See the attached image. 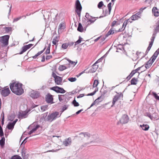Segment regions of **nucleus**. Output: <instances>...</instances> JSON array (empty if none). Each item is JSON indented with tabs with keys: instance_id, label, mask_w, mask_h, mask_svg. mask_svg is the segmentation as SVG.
<instances>
[{
	"instance_id": "3",
	"label": "nucleus",
	"mask_w": 159,
	"mask_h": 159,
	"mask_svg": "<svg viewBox=\"0 0 159 159\" xmlns=\"http://www.w3.org/2000/svg\"><path fill=\"white\" fill-rule=\"evenodd\" d=\"M75 11L79 16H80L82 7L79 0H76L75 4Z\"/></svg>"
},
{
	"instance_id": "47",
	"label": "nucleus",
	"mask_w": 159,
	"mask_h": 159,
	"mask_svg": "<svg viewBox=\"0 0 159 159\" xmlns=\"http://www.w3.org/2000/svg\"><path fill=\"white\" fill-rule=\"evenodd\" d=\"M15 116L14 115L11 114L9 117V120L11 121H12L15 118Z\"/></svg>"
},
{
	"instance_id": "12",
	"label": "nucleus",
	"mask_w": 159,
	"mask_h": 159,
	"mask_svg": "<svg viewBox=\"0 0 159 159\" xmlns=\"http://www.w3.org/2000/svg\"><path fill=\"white\" fill-rule=\"evenodd\" d=\"M28 111H24L20 112L18 116L19 119H23L27 117Z\"/></svg>"
},
{
	"instance_id": "34",
	"label": "nucleus",
	"mask_w": 159,
	"mask_h": 159,
	"mask_svg": "<svg viewBox=\"0 0 159 159\" xmlns=\"http://www.w3.org/2000/svg\"><path fill=\"white\" fill-rule=\"evenodd\" d=\"M14 126L11 123V122H9L7 124V127L9 129H12L14 128Z\"/></svg>"
},
{
	"instance_id": "24",
	"label": "nucleus",
	"mask_w": 159,
	"mask_h": 159,
	"mask_svg": "<svg viewBox=\"0 0 159 159\" xmlns=\"http://www.w3.org/2000/svg\"><path fill=\"white\" fill-rule=\"evenodd\" d=\"M46 48V47L45 46L43 50H42V51H41L39 52L35 55L32 57L34 59L36 58L39 56L41 54H42V53H43V52L45 50Z\"/></svg>"
},
{
	"instance_id": "1",
	"label": "nucleus",
	"mask_w": 159,
	"mask_h": 159,
	"mask_svg": "<svg viewBox=\"0 0 159 159\" xmlns=\"http://www.w3.org/2000/svg\"><path fill=\"white\" fill-rule=\"evenodd\" d=\"M22 84L18 82H14L10 84V87L12 92L15 94L20 95L24 93Z\"/></svg>"
},
{
	"instance_id": "49",
	"label": "nucleus",
	"mask_w": 159,
	"mask_h": 159,
	"mask_svg": "<svg viewBox=\"0 0 159 159\" xmlns=\"http://www.w3.org/2000/svg\"><path fill=\"white\" fill-rule=\"evenodd\" d=\"M152 94L156 99L159 101V96L157 95V93L153 92H152Z\"/></svg>"
},
{
	"instance_id": "42",
	"label": "nucleus",
	"mask_w": 159,
	"mask_h": 159,
	"mask_svg": "<svg viewBox=\"0 0 159 159\" xmlns=\"http://www.w3.org/2000/svg\"><path fill=\"white\" fill-rule=\"evenodd\" d=\"M82 39H83L81 37V36H79V39L75 42V46L77 44L80 43Z\"/></svg>"
},
{
	"instance_id": "63",
	"label": "nucleus",
	"mask_w": 159,
	"mask_h": 159,
	"mask_svg": "<svg viewBox=\"0 0 159 159\" xmlns=\"http://www.w3.org/2000/svg\"><path fill=\"white\" fill-rule=\"evenodd\" d=\"M136 73V71H135L134 70H133L130 74L129 75L132 77Z\"/></svg>"
},
{
	"instance_id": "51",
	"label": "nucleus",
	"mask_w": 159,
	"mask_h": 159,
	"mask_svg": "<svg viewBox=\"0 0 159 159\" xmlns=\"http://www.w3.org/2000/svg\"><path fill=\"white\" fill-rule=\"evenodd\" d=\"M68 80L70 82H74L76 80V79L75 77H71L69 78Z\"/></svg>"
},
{
	"instance_id": "41",
	"label": "nucleus",
	"mask_w": 159,
	"mask_h": 159,
	"mask_svg": "<svg viewBox=\"0 0 159 159\" xmlns=\"http://www.w3.org/2000/svg\"><path fill=\"white\" fill-rule=\"evenodd\" d=\"M100 92L102 93V95L100 96L102 97V96H104L107 93V90H105L104 89H102V88L100 90Z\"/></svg>"
},
{
	"instance_id": "28",
	"label": "nucleus",
	"mask_w": 159,
	"mask_h": 159,
	"mask_svg": "<svg viewBox=\"0 0 159 159\" xmlns=\"http://www.w3.org/2000/svg\"><path fill=\"white\" fill-rule=\"evenodd\" d=\"M113 29V28L111 27L106 34V37H108V36L111 34H113L114 33V30Z\"/></svg>"
},
{
	"instance_id": "29",
	"label": "nucleus",
	"mask_w": 159,
	"mask_h": 159,
	"mask_svg": "<svg viewBox=\"0 0 159 159\" xmlns=\"http://www.w3.org/2000/svg\"><path fill=\"white\" fill-rule=\"evenodd\" d=\"M65 27L64 26V24L63 23H61L59 26L58 29V32H61L62 30L64 29Z\"/></svg>"
},
{
	"instance_id": "9",
	"label": "nucleus",
	"mask_w": 159,
	"mask_h": 159,
	"mask_svg": "<svg viewBox=\"0 0 159 159\" xmlns=\"http://www.w3.org/2000/svg\"><path fill=\"white\" fill-rule=\"evenodd\" d=\"M129 117L127 115L124 114L122 116L120 120V123L125 124L128 122L129 120Z\"/></svg>"
},
{
	"instance_id": "6",
	"label": "nucleus",
	"mask_w": 159,
	"mask_h": 159,
	"mask_svg": "<svg viewBox=\"0 0 159 159\" xmlns=\"http://www.w3.org/2000/svg\"><path fill=\"white\" fill-rule=\"evenodd\" d=\"M40 92L39 91L33 90L30 92V96L33 99L38 98L40 97Z\"/></svg>"
},
{
	"instance_id": "61",
	"label": "nucleus",
	"mask_w": 159,
	"mask_h": 159,
	"mask_svg": "<svg viewBox=\"0 0 159 159\" xmlns=\"http://www.w3.org/2000/svg\"><path fill=\"white\" fill-rule=\"evenodd\" d=\"M40 127V126L39 125H36L35 127L33 128V129L34 131H35L37 129H38Z\"/></svg>"
},
{
	"instance_id": "46",
	"label": "nucleus",
	"mask_w": 159,
	"mask_h": 159,
	"mask_svg": "<svg viewBox=\"0 0 159 159\" xmlns=\"http://www.w3.org/2000/svg\"><path fill=\"white\" fill-rule=\"evenodd\" d=\"M101 98V96H100V97H98V98L96 99L91 104L90 106V107L89 108H88V109L90 108V107H91L93 106V105H95L96 103H97V101L98 100V99H100V98Z\"/></svg>"
},
{
	"instance_id": "54",
	"label": "nucleus",
	"mask_w": 159,
	"mask_h": 159,
	"mask_svg": "<svg viewBox=\"0 0 159 159\" xmlns=\"http://www.w3.org/2000/svg\"><path fill=\"white\" fill-rule=\"evenodd\" d=\"M111 2H110L107 5V7H108V10H109V14H110V13L111 12Z\"/></svg>"
},
{
	"instance_id": "15",
	"label": "nucleus",
	"mask_w": 159,
	"mask_h": 159,
	"mask_svg": "<svg viewBox=\"0 0 159 159\" xmlns=\"http://www.w3.org/2000/svg\"><path fill=\"white\" fill-rule=\"evenodd\" d=\"M71 139L70 137L66 139L63 142V144L66 146L71 145Z\"/></svg>"
},
{
	"instance_id": "14",
	"label": "nucleus",
	"mask_w": 159,
	"mask_h": 159,
	"mask_svg": "<svg viewBox=\"0 0 159 159\" xmlns=\"http://www.w3.org/2000/svg\"><path fill=\"white\" fill-rule=\"evenodd\" d=\"M152 12L154 15L156 17L159 16V10L156 7H154L152 9Z\"/></svg>"
},
{
	"instance_id": "26",
	"label": "nucleus",
	"mask_w": 159,
	"mask_h": 159,
	"mask_svg": "<svg viewBox=\"0 0 159 159\" xmlns=\"http://www.w3.org/2000/svg\"><path fill=\"white\" fill-rule=\"evenodd\" d=\"M140 126L142 128V129L145 131L148 130L149 127L148 125L143 124V125H140Z\"/></svg>"
},
{
	"instance_id": "43",
	"label": "nucleus",
	"mask_w": 159,
	"mask_h": 159,
	"mask_svg": "<svg viewBox=\"0 0 159 159\" xmlns=\"http://www.w3.org/2000/svg\"><path fill=\"white\" fill-rule=\"evenodd\" d=\"M59 39H58V37L57 36L55 37L53 39L52 42V43L54 45H56L57 42H58Z\"/></svg>"
},
{
	"instance_id": "23",
	"label": "nucleus",
	"mask_w": 159,
	"mask_h": 159,
	"mask_svg": "<svg viewBox=\"0 0 159 159\" xmlns=\"http://www.w3.org/2000/svg\"><path fill=\"white\" fill-rule=\"evenodd\" d=\"M66 95H59L58 99L60 102H61L64 100H66Z\"/></svg>"
},
{
	"instance_id": "44",
	"label": "nucleus",
	"mask_w": 159,
	"mask_h": 159,
	"mask_svg": "<svg viewBox=\"0 0 159 159\" xmlns=\"http://www.w3.org/2000/svg\"><path fill=\"white\" fill-rule=\"evenodd\" d=\"M72 103L75 107H78L79 106V103L76 102L75 98L72 101Z\"/></svg>"
},
{
	"instance_id": "4",
	"label": "nucleus",
	"mask_w": 159,
	"mask_h": 159,
	"mask_svg": "<svg viewBox=\"0 0 159 159\" xmlns=\"http://www.w3.org/2000/svg\"><path fill=\"white\" fill-rule=\"evenodd\" d=\"M9 37V35H5L0 37V42L2 44L3 46H6L8 45Z\"/></svg>"
},
{
	"instance_id": "10",
	"label": "nucleus",
	"mask_w": 159,
	"mask_h": 159,
	"mask_svg": "<svg viewBox=\"0 0 159 159\" xmlns=\"http://www.w3.org/2000/svg\"><path fill=\"white\" fill-rule=\"evenodd\" d=\"M53 98L52 95L49 93H48L46 95L45 97V100L46 102L52 104L53 102Z\"/></svg>"
},
{
	"instance_id": "59",
	"label": "nucleus",
	"mask_w": 159,
	"mask_h": 159,
	"mask_svg": "<svg viewBox=\"0 0 159 159\" xmlns=\"http://www.w3.org/2000/svg\"><path fill=\"white\" fill-rule=\"evenodd\" d=\"M23 16H20L18 17H17L15 18H14L13 20V22H16L19 20H20V19H21Z\"/></svg>"
},
{
	"instance_id": "55",
	"label": "nucleus",
	"mask_w": 159,
	"mask_h": 159,
	"mask_svg": "<svg viewBox=\"0 0 159 159\" xmlns=\"http://www.w3.org/2000/svg\"><path fill=\"white\" fill-rule=\"evenodd\" d=\"M68 106V105H64L62 108L61 110V112H63L64 111L67 109Z\"/></svg>"
},
{
	"instance_id": "57",
	"label": "nucleus",
	"mask_w": 159,
	"mask_h": 159,
	"mask_svg": "<svg viewBox=\"0 0 159 159\" xmlns=\"http://www.w3.org/2000/svg\"><path fill=\"white\" fill-rule=\"evenodd\" d=\"M101 36V38H100V41H101V42H103V41H104L106 39V38L107 37H106V35L105 36Z\"/></svg>"
},
{
	"instance_id": "38",
	"label": "nucleus",
	"mask_w": 159,
	"mask_h": 159,
	"mask_svg": "<svg viewBox=\"0 0 159 159\" xmlns=\"http://www.w3.org/2000/svg\"><path fill=\"white\" fill-rule=\"evenodd\" d=\"M22 156L24 159H26V157L25 156V150L24 149H23L21 152Z\"/></svg>"
},
{
	"instance_id": "18",
	"label": "nucleus",
	"mask_w": 159,
	"mask_h": 159,
	"mask_svg": "<svg viewBox=\"0 0 159 159\" xmlns=\"http://www.w3.org/2000/svg\"><path fill=\"white\" fill-rule=\"evenodd\" d=\"M159 54V48L156 51L154 54L151 57L152 58V61H155L157 56Z\"/></svg>"
},
{
	"instance_id": "22",
	"label": "nucleus",
	"mask_w": 159,
	"mask_h": 159,
	"mask_svg": "<svg viewBox=\"0 0 159 159\" xmlns=\"http://www.w3.org/2000/svg\"><path fill=\"white\" fill-rule=\"evenodd\" d=\"M2 29H3V31H5V33H8L10 32H11L12 30V28L11 27H5L4 28H1Z\"/></svg>"
},
{
	"instance_id": "35",
	"label": "nucleus",
	"mask_w": 159,
	"mask_h": 159,
	"mask_svg": "<svg viewBox=\"0 0 159 159\" xmlns=\"http://www.w3.org/2000/svg\"><path fill=\"white\" fill-rule=\"evenodd\" d=\"M67 68L65 66L63 65H60L58 68V70L61 71H63Z\"/></svg>"
},
{
	"instance_id": "36",
	"label": "nucleus",
	"mask_w": 159,
	"mask_h": 159,
	"mask_svg": "<svg viewBox=\"0 0 159 159\" xmlns=\"http://www.w3.org/2000/svg\"><path fill=\"white\" fill-rule=\"evenodd\" d=\"M151 66V65H150V64H148V63H147V62L145 64V68L143 70L141 71V72H143L145 71L146 70V69L149 68Z\"/></svg>"
},
{
	"instance_id": "33",
	"label": "nucleus",
	"mask_w": 159,
	"mask_h": 159,
	"mask_svg": "<svg viewBox=\"0 0 159 159\" xmlns=\"http://www.w3.org/2000/svg\"><path fill=\"white\" fill-rule=\"evenodd\" d=\"M95 17H93L92 16H90V18H89L88 21H89V23L88 24V25H90L91 23H93L95 20H95H93V19H94L95 18Z\"/></svg>"
},
{
	"instance_id": "31",
	"label": "nucleus",
	"mask_w": 159,
	"mask_h": 159,
	"mask_svg": "<svg viewBox=\"0 0 159 159\" xmlns=\"http://www.w3.org/2000/svg\"><path fill=\"white\" fill-rule=\"evenodd\" d=\"M77 30L78 31L81 32H82L83 31L84 28L81 23H79L78 26L77 28Z\"/></svg>"
},
{
	"instance_id": "39",
	"label": "nucleus",
	"mask_w": 159,
	"mask_h": 159,
	"mask_svg": "<svg viewBox=\"0 0 159 159\" xmlns=\"http://www.w3.org/2000/svg\"><path fill=\"white\" fill-rule=\"evenodd\" d=\"M51 45L50 44H48V46L47 49L46 51L45 52V53L46 54H48L50 53V48Z\"/></svg>"
},
{
	"instance_id": "27",
	"label": "nucleus",
	"mask_w": 159,
	"mask_h": 159,
	"mask_svg": "<svg viewBox=\"0 0 159 159\" xmlns=\"http://www.w3.org/2000/svg\"><path fill=\"white\" fill-rule=\"evenodd\" d=\"M127 21L125 20L124 22L122 25V28L121 29H119L118 30V32H121L124 30L126 25H127Z\"/></svg>"
},
{
	"instance_id": "25",
	"label": "nucleus",
	"mask_w": 159,
	"mask_h": 159,
	"mask_svg": "<svg viewBox=\"0 0 159 159\" xmlns=\"http://www.w3.org/2000/svg\"><path fill=\"white\" fill-rule=\"evenodd\" d=\"M156 113H154L152 115H151V114L149 113H148V112H146L145 113V116H148V117L149 118H150L151 120H152L153 118H156V117H154L153 116H155V115H156Z\"/></svg>"
},
{
	"instance_id": "7",
	"label": "nucleus",
	"mask_w": 159,
	"mask_h": 159,
	"mask_svg": "<svg viewBox=\"0 0 159 159\" xmlns=\"http://www.w3.org/2000/svg\"><path fill=\"white\" fill-rule=\"evenodd\" d=\"M11 91L8 86H6L2 90L1 94L4 97H6L10 94Z\"/></svg>"
},
{
	"instance_id": "21",
	"label": "nucleus",
	"mask_w": 159,
	"mask_h": 159,
	"mask_svg": "<svg viewBox=\"0 0 159 159\" xmlns=\"http://www.w3.org/2000/svg\"><path fill=\"white\" fill-rule=\"evenodd\" d=\"M80 135H82L84 137L89 138L91 136L90 134L88 132H81L79 134Z\"/></svg>"
},
{
	"instance_id": "11",
	"label": "nucleus",
	"mask_w": 159,
	"mask_h": 159,
	"mask_svg": "<svg viewBox=\"0 0 159 159\" xmlns=\"http://www.w3.org/2000/svg\"><path fill=\"white\" fill-rule=\"evenodd\" d=\"M33 45V44H30L28 45H26L23 46L22 48V50L19 53V54H21L25 52L28 49L30 48Z\"/></svg>"
},
{
	"instance_id": "52",
	"label": "nucleus",
	"mask_w": 159,
	"mask_h": 159,
	"mask_svg": "<svg viewBox=\"0 0 159 159\" xmlns=\"http://www.w3.org/2000/svg\"><path fill=\"white\" fill-rule=\"evenodd\" d=\"M4 136V133L0 125V136L2 137Z\"/></svg>"
},
{
	"instance_id": "2",
	"label": "nucleus",
	"mask_w": 159,
	"mask_h": 159,
	"mask_svg": "<svg viewBox=\"0 0 159 159\" xmlns=\"http://www.w3.org/2000/svg\"><path fill=\"white\" fill-rule=\"evenodd\" d=\"M61 114L59 115V113L57 111L53 112L51 114H49L47 116V119L48 121H52L56 120L57 118L59 117Z\"/></svg>"
},
{
	"instance_id": "45",
	"label": "nucleus",
	"mask_w": 159,
	"mask_h": 159,
	"mask_svg": "<svg viewBox=\"0 0 159 159\" xmlns=\"http://www.w3.org/2000/svg\"><path fill=\"white\" fill-rule=\"evenodd\" d=\"M99 84L98 81V80H95L93 82V88L96 87Z\"/></svg>"
},
{
	"instance_id": "8",
	"label": "nucleus",
	"mask_w": 159,
	"mask_h": 159,
	"mask_svg": "<svg viewBox=\"0 0 159 159\" xmlns=\"http://www.w3.org/2000/svg\"><path fill=\"white\" fill-rule=\"evenodd\" d=\"M153 31V33L152 34V38L155 39L156 36V34L159 32V20L156 23V25L155 26Z\"/></svg>"
},
{
	"instance_id": "30",
	"label": "nucleus",
	"mask_w": 159,
	"mask_h": 159,
	"mask_svg": "<svg viewBox=\"0 0 159 159\" xmlns=\"http://www.w3.org/2000/svg\"><path fill=\"white\" fill-rule=\"evenodd\" d=\"M138 79L134 77L132 78L130 81L131 84V85H136L137 82L138 81Z\"/></svg>"
},
{
	"instance_id": "53",
	"label": "nucleus",
	"mask_w": 159,
	"mask_h": 159,
	"mask_svg": "<svg viewBox=\"0 0 159 159\" xmlns=\"http://www.w3.org/2000/svg\"><path fill=\"white\" fill-rule=\"evenodd\" d=\"M103 5V2L101 1L99 2L98 5V7L99 8H101L102 7Z\"/></svg>"
},
{
	"instance_id": "64",
	"label": "nucleus",
	"mask_w": 159,
	"mask_h": 159,
	"mask_svg": "<svg viewBox=\"0 0 159 159\" xmlns=\"http://www.w3.org/2000/svg\"><path fill=\"white\" fill-rule=\"evenodd\" d=\"M67 43V44L68 46H69L70 47L73 45L74 44V43L73 42H69Z\"/></svg>"
},
{
	"instance_id": "40",
	"label": "nucleus",
	"mask_w": 159,
	"mask_h": 159,
	"mask_svg": "<svg viewBox=\"0 0 159 159\" xmlns=\"http://www.w3.org/2000/svg\"><path fill=\"white\" fill-rule=\"evenodd\" d=\"M48 108V105H44L41 107V110L43 111H45L46 110H47Z\"/></svg>"
},
{
	"instance_id": "16",
	"label": "nucleus",
	"mask_w": 159,
	"mask_h": 159,
	"mask_svg": "<svg viewBox=\"0 0 159 159\" xmlns=\"http://www.w3.org/2000/svg\"><path fill=\"white\" fill-rule=\"evenodd\" d=\"M140 13L138 12L135 15L132 16L131 17V19L133 20H138L139 18H140Z\"/></svg>"
},
{
	"instance_id": "50",
	"label": "nucleus",
	"mask_w": 159,
	"mask_h": 159,
	"mask_svg": "<svg viewBox=\"0 0 159 159\" xmlns=\"http://www.w3.org/2000/svg\"><path fill=\"white\" fill-rule=\"evenodd\" d=\"M68 47V46L67 43H64L62 44L61 48H62L65 49L67 48Z\"/></svg>"
},
{
	"instance_id": "58",
	"label": "nucleus",
	"mask_w": 159,
	"mask_h": 159,
	"mask_svg": "<svg viewBox=\"0 0 159 159\" xmlns=\"http://www.w3.org/2000/svg\"><path fill=\"white\" fill-rule=\"evenodd\" d=\"M154 61H152V58H151V57L150 59L148 62H147V63L148 64H150V65L151 66Z\"/></svg>"
},
{
	"instance_id": "48",
	"label": "nucleus",
	"mask_w": 159,
	"mask_h": 159,
	"mask_svg": "<svg viewBox=\"0 0 159 159\" xmlns=\"http://www.w3.org/2000/svg\"><path fill=\"white\" fill-rule=\"evenodd\" d=\"M68 61L71 65H73L74 66H75L77 62V61H71V60H69V59L68 60Z\"/></svg>"
},
{
	"instance_id": "37",
	"label": "nucleus",
	"mask_w": 159,
	"mask_h": 159,
	"mask_svg": "<svg viewBox=\"0 0 159 159\" xmlns=\"http://www.w3.org/2000/svg\"><path fill=\"white\" fill-rule=\"evenodd\" d=\"M5 139L4 137H2L0 140V145L1 147H3L5 144Z\"/></svg>"
},
{
	"instance_id": "13",
	"label": "nucleus",
	"mask_w": 159,
	"mask_h": 159,
	"mask_svg": "<svg viewBox=\"0 0 159 159\" xmlns=\"http://www.w3.org/2000/svg\"><path fill=\"white\" fill-rule=\"evenodd\" d=\"M121 95H122L121 93H120V94L119 95H116L114 96L113 99L112 105L111 106V107H113V105L118 100L119 98L120 97Z\"/></svg>"
},
{
	"instance_id": "56",
	"label": "nucleus",
	"mask_w": 159,
	"mask_h": 159,
	"mask_svg": "<svg viewBox=\"0 0 159 159\" xmlns=\"http://www.w3.org/2000/svg\"><path fill=\"white\" fill-rule=\"evenodd\" d=\"M11 159H22L19 156H14L12 157Z\"/></svg>"
},
{
	"instance_id": "60",
	"label": "nucleus",
	"mask_w": 159,
	"mask_h": 159,
	"mask_svg": "<svg viewBox=\"0 0 159 159\" xmlns=\"http://www.w3.org/2000/svg\"><path fill=\"white\" fill-rule=\"evenodd\" d=\"M40 127V126L39 125H36L35 127L33 128V129L34 131H35L37 129H38Z\"/></svg>"
},
{
	"instance_id": "62",
	"label": "nucleus",
	"mask_w": 159,
	"mask_h": 159,
	"mask_svg": "<svg viewBox=\"0 0 159 159\" xmlns=\"http://www.w3.org/2000/svg\"><path fill=\"white\" fill-rule=\"evenodd\" d=\"M90 16H91L89 15V13H86V15L85 16V17H86V18L89 19V18H90Z\"/></svg>"
},
{
	"instance_id": "19",
	"label": "nucleus",
	"mask_w": 159,
	"mask_h": 159,
	"mask_svg": "<svg viewBox=\"0 0 159 159\" xmlns=\"http://www.w3.org/2000/svg\"><path fill=\"white\" fill-rule=\"evenodd\" d=\"M62 81V79L60 76H58L57 78H55V82L56 84L57 85L61 84Z\"/></svg>"
},
{
	"instance_id": "32",
	"label": "nucleus",
	"mask_w": 159,
	"mask_h": 159,
	"mask_svg": "<svg viewBox=\"0 0 159 159\" xmlns=\"http://www.w3.org/2000/svg\"><path fill=\"white\" fill-rule=\"evenodd\" d=\"M88 19H87L85 18H83L82 19V21L83 25H86L87 26L86 27H87V26L89 25L88 24L89 23V21H88Z\"/></svg>"
},
{
	"instance_id": "20",
	"label": "nucleus",
	"mask_w": 159,
	"mask_h": 159,
	"mask_svg": "<svg viewBox=\"0 0 159 159\" xmlns=\"http://www.w3.org/2000/svg\"><path fill=\"white\" fill-rule=\"evenodd\" d=\"M98 67V66L97 65V64L95 63L92 66V67L91 68V72L92 73L95 72Z\"/></svg>"
},
{
	"instance_id": "17",
	"label": "nucleus",
	"mask_w": 159,
	"mask_h": 159,
	"mask_svg": "<svg viewBox=\"0 0 159 159\" xmlns=\"http://www.w3.org/2000/svg\"><path fill=\"white\" fill-rule=\"evenodd\" d=\"M154 39H153L152 38H151L150 43L146 51L145 55H146L148 53L149 51L151 49V48L153 45V42L154 41Z\"/></svg>"
},
{
	"instance_id": "5",
	"label": "nucleus",
	"mask_w": 159,
	"mask_h": 159,
	"mask_svg": "<svg viewBox=\"0 0 159 159\" xmlns=\"http://www.w3.org/2000/svg\"><path fill=\"white\" fill-rule=\"evenodd\" d=\"M50 89L57 93H64L66 92V91L63 88L57 86L53 87L51 88Z\"/></svg>"
}]
</instances>
